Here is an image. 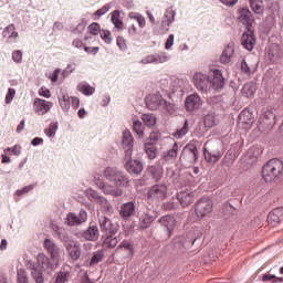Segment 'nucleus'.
Listing matches in <instances>:
<instances>
[{
	"label": "nucleus",
	"mask_w": 283,
	"mask_h": 283,
	"mask_svg": "<svg viewBox=\"0 0 283 283\" xmlns=\"http://www.w3.org/2000/svg\"><path fill=\"white\" fill-rule=\"evenodd\" d=\"M123 147L126 151V158H132V147H134V137L129 130L123 132L122 138Z\"/></svg>",
	"instance_id": "dca6fc26"
},
{
	"label": "nucleus",
	"mask_w": 283,
	"mask_h": 283,
	"mask_svg": "<svg viewBox=\"0 0 283 283\" xmlns=\"http://www.w3.org/2000/svg\"><path fill=\"white\" fill-rule=\"evenodd\" d=\"M31 275L36 283L45 282V280L43 279V270L39 268H33L31 271Z\"/></svg>",
	"instance_id": "49530a36"
},
{
	"label": "nucleus",
	"mask_w": 283,
	"mask_h": 283,
	"mask_svg": "<svg viewBox=\"0 0 283 283\" xmlns=\"http://www.w3.org/2000/svg\"><path fill=\"white\" fill-rule=\"evenodd\" d=\"M104 176L106 180L114 182L115 187L117 188H114L109 185H103L101 187L103 193L114 196V198L123 196V189H120L119 187H127V185H129V179H127V177L123 175V172L112 167L105 168Z\"/></svg>",
	"instance_id": "f257e3e1"
},
{
	"label": "nucleus",
	"mask_w": 283,
	"mask_h": 283,
	"mask_svg": "<svg viewBox=\"0 0 283 283\" xmlns=\"http://www.w3.org/2000/svg\"><path fill=\"white\" fill-rule=\"evenodd\" d=\"M192 81L199 92H209L211 90V81L207 74L196 73Z\"/></svg>",
	"instance_id": "39448f33"
},
{
	"label": "nucleus",
	"mask_w": 283,
	"mask_h": 283,
	"mask_svg": "<svg viewBox=\"0 0 283 283\" xmlns=\"http://www.w3.org/2000/svg\"><path fill=\"white\" fill-rule=\"evenodd\" d=\"M32 189H34V187L32 185L25 186L22 189L17 190L15 196H23V193H28V192L32 191Z\"/></svg>",
	"instance_id": "680f3d73"
},
{
	"label": "nucleus",
	"mask_w": 283,
	"mask_h": 283,
	"mask_svg": "<svg viewBox=\"0 0 283 283\" xmlns=\"http://www.w3.org/2000/svg\"><path fill=\"white\" fill-rule=\"evenodd\" d=\"M128 18L133 19L134 21H137L138 27L142 29L145 28V25H147V23L145 21V17H143V14H140L138 12H129Z\"/></svg>",
	"instance_id": "ea45409f"
},
{
	"label": "nucleus",
	"mask_w": 283,
	"mask_h": 283,
	"mask_svg": "<svg viewBox=\"0 0 283 283\" xmlns=\"http://www.w3.org/2000/svg\"><path fill=\"white\" fill-rule=\"evenodd\" d=\"M38 269L45 271V269H50V259L45 256V254L38 255Z\"/></svg>",
	"instance_id": "a19ab883"
},
{
	"label": "nucleus",
	"mask_w": 283,
	"mask_h": 283,
	"mask_svg": "<svg viewBox=\"0 0 283 283\" xmlns=\"http://www.w3.org/2000/svg\"><path fill=\"white\" fill-rule=\"evenodd\" d=\"M116 253H120V251H126L127 255L132 258L134 255V243L129 240H124L119 243V245L116 248Z\"/></svg>",
	"instance_id": "bb28decb"
},
{
	"label": "nucleus",
	"mask_w": 283,
	"mask_h": 283,
	"mask_svg": "<svg viewBox=\"0 0 283 283\" xmlns=\"http://www.w3.org/2000/svg\"><path fill=\"white\" fill-rule=\"evenodd\" d=\"M102 240L103 249H116V247H118V242H120V239H118V237H114V234L102 237Z\"/></svg>",
	"instance_id": "a878e982"
},
{
	"label": "nucleus",
	"mask_w": 283,
	"mask_h": 283,
	"mask_svg": "<svg viewBox=\"0 0 283 283\" xmlns=\"http://www.w3.org/2000/svg\"><path fill=\"white\" fill-rule=\"evenodd\" d=\"M65 249L69 253V256L73 262H76L81 258V244L76 241H70L65 243Z\"/></svg>",
	"instance_id": "ddd939ff"
},
{
	"label": "nucleus",
	"mask_w": 283,
	"mask_h": 283,
	"mask_svg": "<svg viewBox=\"0 0 283 283\" xmlns=\"http://www.w3.org/2000/svg\"><path fill=\"white\" fill-rule=\"evenodd\" d=\"M104 255L105 254L103 253V251L95 252L90 262L91 266H94V264H98V262H102Z\"/></svg>",
	"instance_id": "864d4df0"
},
{
	"label": "nucleus",
	"mask_w": 283,
	"mask_h": 283,
	"mask_svg": "<svg viewBox=\"0 0 283 283\" xmlns=\"http://www.w3.org/2000/svg\"><path fill=\"white\" fill-rule=\"evenodd\" d=\"M117 45L120 50H125L127 44L125 43V39L123 36H117Z\"/></svg>",
	"instance_id": "774afa93"
},
{
	"label": "nucleus",
	"mask_w": 283,
	"mask_h": 283,
	"mask_svg": "<svg viewBox=\"0 0 283 283\" xmlns=\"http://www.w3.org/2000/svg\"><path fill=\"white\" fill-rule=\"evenodd\" d=\"M148 174L154 178L155 182H158L163 178V168L157 166H150L148 168Z\"/></svg>",
	"instance_id": "58836bf2"
},
{
	"label": "nucleus",
	"mask_w": 283,
	"mask_h": 283,
	"mask_svg": "<svg viewBox=\"0 0 283 283\" xmlns=\"http://www.w3.org/2000/svg\"><path fill=\"white\" fill-rule=\"evenodd\" d=\"M125 159L127 160L125 167L128 174H133L138 176L143 171V163L138 160H132V157L128 158L127 154L125 155Z\"/></svg>",
	"instance_id": "a211bd4d"
},
{
	"label": "nucleus",
	"mask_w": 283,
	"mask_h": 283,
	"mask_svg": "<svg viewBox=\"0 0 283 283\" xmlns=\"http://www.w3.org/2000/svg\"><path fill=\"white\" fill-rule=\"evenodd\" d=\"M14 96H17V90L9 88L8 93L6 95V103H7V105H10V103H12V101L14 99Z\"/></svg>",
	"instance_id": "6e6d98bb"
},
{
	"label": "nucleus",
	"mask_w": 283,
	"mask_h": 283,
	"mask_svg": "<svg viewBox=\"0 0 283 283\" xmlns=\"http://www.w3.org/2000/svg\"><path fill=\"white\" fill-rule=\"evenodd\" d=\"M87 196L91 200H96L101 205H106L107 209L109 210V203H107V200L101 196H98V192H96L93 189L87 190Z\"/></svg>",
	"instance_id": "f704fd0d"
},
{
	"label": "nucleus",
	"mask_w": 283,
	"mask_h": 283,
	"mask_svg": "<svg viewBox=\"0 0 283 283\" xmlns=\"http://www.w3.org/2000/svg\"><path fill=\"white\" fill-rule=\"evenodd\" d=\"M169 57H167L165 54H150L143 57L140 63H143V65H147L149 63H155L158 65L159 63H167Z\"/></svg>",
	"instance_id": "6ab92c4d"
},
{
	"label": "nucleus",
	"mask_w": 283,
	"mask_h": 283,
	"mask_svg": "<svg viewBox=\"0 0 283 283\" xmlns=\"http://www.w3.org/2000/svg\"><path fill=\"white\" fill-rule=\"evenodd\" d=\"M74 283H92V281L90 280V276H87V273H84L83 275H80Z\"/></svg>",
	"instance_id": "e2e57ef3"
},
{
	"label": "nucleus",
	"mask_w": 283,
	"mask_h": 283,
	"mask_svg": "<svg viewBox=\"0 0 283 283\" xmlns=\"http://www.w3.org/2000/svg\"><path fill=\"white\" fill-rule=\"evenodd\" d=\"M185 107L187 112H196V109H200V107H202V99L200 98V95L198 94L189 95L186 98Z\"/></svg>",
	"instance_id": "f8f14e48"
},
{
	"label": "nucleus",
	"mask_w": 283,
	"mask_h": 283,
	"mask_svg": "<svg viewBox=\"0 0 283 283\" xmlns=\"http://www.w3.org/2000/svg\"><path fill=\"white\" fill-rule=\"evenodd\" d=\"M85 240H98V228L95 226L90 227L84 233Z\"/></svg>",
	"instance_id": "c9c22d12"
},
{
	"label": "nucleus",
	"mask_w": 283,
	"mask_h": 283,
	"mask_svg": "<svg viewBox=\"0 0 283 283\" xmlns=\"http://www.w3.org/2000/svg\"><path fill=\"white\" fill-rule=\"evenodd\" d=\"M18 283H29L28 274H25L24 270H18Z\"/></svg>",
	"instance_id": "bf43d9fd"
},
{
	"label": "nucleus",
	"mask_w": 283,
	"mask_h": 283,
	"mask_svg": "<svg viewBox=\"0 0 283 283\" xmlns=\"http://www.w3.org/2000/svg\"><path fill=\"white\" fill-rule=\"evenodd\" d=\"M282 220H283V208H275L268 216V222L272 227H275V224H280Z\"/></svg>",
	"instance_id": "393cba45"
},
{
	"label": "nucleus",
	"mask_w": 283,
	"mask_h": 283,
	"mask_svg": "<svg viewBox=\"0 0 283 283\" xmlns=\"http://www.w3.org/2000/svg\"><path fill=\"white\" fill-rule=\"evenodd\" d=\"M85 220H87V212H85V210H81L78 214L71 212L66 216V222L71 227H74L76 224H83Z\"/></svg>",
	"instance_id": "f3484780"
},
{
	"label": "nucleus",
	"mask_w": 283,
	"mask_h": 283,
	"mask_svg": "<svg viewBox=\"0 0 283 283\" xmlns=\"http://www.w3.org/2000/svg\"><path fill=\"white\" fill-rule=\"evenodd\" d=\"M145 153L150 160H154L158 156V149L154 143L145 142L144 144Z\"/></svg>",
	"instance_id": "7c9ffc66"
},
{
	"label": "nucleus",
	"mask_w": 283,
	"mask_h": 283,
	"mask_svg": "<svg viewBox=\"0 0 283 283\" xmlns=\"http://www.w3.org/2000/svg\"><path fill=\"white\" fill-rule=\"evenodd\" d=\"M56 129H59V126L54 123L50 124V126L44 130V134L49 138H54L56 136Z\"/></svg>",
	"instance_id": "3c124183"
},
{
	"label": "nucleus",
	"mask_w": 283,
	"mask_h": 283,
	"mask_svg": "<svg viewBox=\"0 0 283 283\" xmlns=\"http://www.w3.org/2000/svg\"><path fill=\"white\" fill-rule=\"evenodd\" d=\"M234 52H235V49L233 48V45L229 44L228 46H226V49L223 50L220 56L221 63L223 64L231 63V59H233Z\"/></svg>",
	"instance_id": "c85d7f7f"
},
{
	"label": "nucleus",
	"mask_w": 283,
	"mask_h": 283,
	"mask_svg": "<svg viewBox=\"0 0 283 283\" xmlns=\"http://www.w3.org/2000/svg\"><path fill=\"white\" fill-rule=\"evenodd\" d=\"M88 34H93V36H98V34H101V32H103L101 30V24H98V22H92L88 27Z\"/></svg>",
	"instance_id": "09e8293b"
},
{
	"label": "nucleus",
	"mask_w": 283,
	"mask_h": 283,
	"mask_svg": "<svg viewBox=\"0 0 283 283\" xmlns=\"http://www.w3.org/2000/svg\"><path fill=\"white\" fill-rule=\"evenodd\" d=\"M238 20L240 21V23L245 25L247 30H251V25H253V21H254L253 14L247 8L239 10Z\"/></svg>",
	"instance_id": "4468645a"
},
{
	"label": "nucleus",
	"mask_w": 283,
	"mask_h": 283,
	"mask_svg": "<svg viewBox=\"0 0 283 283\" xmlns=\"http://www.w3.org/2000/svg\"><path fill=\"white\" fill-rule=\"evenodd\" d=\"M188 148L192 163H196L198 160V148L195 145H188Z\"/></svg>",
	"instance_id": "4d7b16f0"
},
{
	"label": "nucleus",
	"mask_w": 283,
	"mask_h": 283,
	"mask_svg": "<svg viewBox=\"0 0 283 283\" xmlns=\"http://www.w3.org/2000/svg\"><path fill=\"white\" fill-rule=\"evenodd\" d=\"M223 153L220 150V146H217L216 148L209 150L207 147L203 148V156L207 160V163H210V165H216L222 158Z\"/></svg>",
	"instance_id": "9b49d317"
},
{
	"label": "nucleus",
	"mask_w": 283,
	"mask_h": 283,
	"mask_svg": "<svg viewBox=\"0 0 283 283\" xmlns=\"http://www.w3.org/2000/svg\"><path fill=\"white\" fill-rule=\"evenodd\" d=\"M158 222L167 231L168 238H171V235L174 234V230L178 224V221H176V217L167 214L159 218Z\"/></svg>",
	"instance_id": "9d476101"
},
{
	"label": "nucleus",
	"mask_w": 283,
	"mask_h": 283,
	"mask_svg": "<svg viewBox=\"0 0 283 283\" xmlns=\"http://www.w3.org/2000/svg\"><path fill=\"white\" fill-rule=\"evenodd\" d=\"M111 8L112 7H109V4H106V6L102 7L101 9H98L96 12H94L92 14L93 21H98V19H101V17H103V14H107V12H109Z\"/></svg>",
	"instance_id": "de8ad7c7"
},
{
	"label": "nucleus",
	"mask_w": 283,
	"mask_h": 283,
	"mask_svg": "<svg viewBox=\"0 0 283 283\" xmlns=\"http://www.w3.org/2000/svg\"><path fill=\"white\" fill-rule=\"evenodd\" d=\"M52 107H54L52 102L42 98H35L33 102V111L38 116H45Z\"/></svg>",
	"instance_id": "0eeeda50"
},
{
	"label": "nucleus",
	"mask_w": 283,
	"mask_h": 283,
	"mask_svg": "<svg viewBox=\"0 0 283 283\" xmlns=\"http://www.w3.org/2000/svg\"><path fill=\"white\" fill-rule=\"evenodd\" d=\"M99 229L103 233L102 237L116 235V232L118 231V226L112 222V220H109L107 217H102L99 219Z\"/></svg>",
	"instance_id": "423d86ee"
},
{
	"label": "nucleus",
	"mask_w": 283,
	"mask_h": 283,
	"mask_svg": "<svg viewBox=\"0 0 283 283\" xmlns=\"http://www.w3.org/2000/svg\"><path fill=\"white\" fill-rule=\"evenodd\" d=\"M70 280V272L65 269L55 274V283H66Z\"/></svg>",
	"instance_id": "37998d69"
},
{
	"label": "nucleus",
	"mask_w": 283,
	"mask_h": 283,
	"mask_svg": "<svg viewBox=\"0 0 283 283\" xmlns=\"http://www.w3.org/2000/svg\"><path fill=\"white\" fill-rule=\"evenodd\" d=\"M154 222V216L149 214V212H145L139 219V228L147 229Z\"/></svg>",
	"instance_id": "473e14b6"
},
{
	"label": "nucleus",
	"mask_w": 283,
	"mask_h": 283,
	"mask_svg": "<svg viewBox=\"0 0 283 283\" xmlns=\"http://www.w3.org/2000/svg\"><path fill=\"white\" fill-rule=\"evenodd\" d=\"M99 35L101 39H103L106 43H112V32L107 30H102Z\"/></svg>",
	"instance_id": "052dcab7"
},
{
	"label": "nucleus",
	"mask_w": 283,
	"mask_h": 283,
	"mask_svg": "<svg viewBox=\"0 0 283 283\" xmlns=\"http://www.w3.org/2000/svg\"><path fill=\"white\" fill-rule=\"evenodd\" d=\"M133 132L137 134L138 138L145 137V127L143 126L142 120L136 119L133 122Z\"/></svg>",
	"instance_id": "4c0bfd02"
},
{
	"label": "nucleus",
	"mask_w": 283,
	"mask_h": 283,
	"mask_svg": "<svg viewBox=\"0 0 283 283\" xmlns=\"http://www.w3.org/2000/svg\"><path fill=\"white\" fill-rule=\"evenodd\" d=\"M12 61H14V63H21L23 61V52H21V50L13 51Z\"/></svg>",
	"instance_id": "13d9d810"
},
{
	"label": "nucleus",
	"mask_w": 283,
	"mask_h": 283,
	"mask_svg": "<svg viewBox=\"0 0 283 283\" xmlns=\"http://www.w3.org/2000/svg\"><path fill=\"white\" fill-rule=\"evenodd\" d=\"M187 132H189V122H185V125L182 128L178 129L175 134L174 137L175 138H182V136L187 135Z\"/></svg>",
	"instance_id": "603ef678"
},
{
	"label": "nucleus",
	"mask_w": 283,
	"mask_h": 283,
	"mask_svg": "<svg viewBox=\"0 0 283 283\" xmlns=\"http://www.w3.org/2000/svg\"><path fill=\"white\" fill-rule=\"evenodd\" d=\"M203 123L205 127H208L210 129V127H213L216 125V117L212 114H208L206 115Z\"/></svg>",
	"instance_id": "5fc2aeb1"
},
{
	"label": "nucleus",
	"mask_w": 283,
	"mask_h": 283,
	"mask_svg": "<svg viewBox=\"0 0 283 283\" xmlns=\"http://www.w3.org/2000/svg\"><path fill=\"white\" fill-rule=\"evenodd\" d=\"M283 161L274 158L270 159L262 168V178L265 182H273L282 176Z\"/></svg>",
	"instance_id": "f03ea898"
},
{
	"label": "nucleus",
	"mask_w": 283,
	"mask_h": 283,
	"mask_svg": "<svg viewBox=\"0 0 283 283\" xmlns=\"http://www.w3.org/2000/svg\"><path fill=\"white\" fill-rule=\"evenodd\" d=\"M213 211V201L209 198H202L195 205V213L198 218H207Z\"/></svg>",
	"instance_id": "20e7f679"
},
{
	"label": "nucleus",
	"mask_w": 283,
	"mask_h": 283,
	"mask_svg": "<svg viewBox=\"0 0 283 283\" xmlns=\"http://www.w3.org/2000/svg\"><path fill=\"white\" fill-rule=\"evenodd\" d=\"M84 50L87 54L96 55L101 49L98 46H85Z\"/></svg>",
	"instance_id": "69168bd1"
},
{
	"label": "nucleus",
	"mask_w": 283,
	"mask_h": 283,
	"mask_svg": "<svg viewBox=\"0 0 283 283\" xmlns=\"http://www.w3.org/2000/svg\"><path fill=\"white\" fill-rule=\"evenodd\" d=\"M7 151H11L13 156H21V146L15 145L11 148H7Z\"/></svg>",
	"instance_id": "0e129e2a"
},
{
	"label": "nucleus",
	"mask_w": 283,
	"mask_h": 283,
	"mask_svg": "<svg viewBox=\"0 0 283 283\" xmlns=\"http://www.w3.org/2000/svg\"><path fill=\"white\" fill-rule=\"evenodd\" d=\"M136 211V206L134 202H127L122 205L120 207V216L122 218H132Z\"/></svg>",
	"instance_id": "cd10ccee"
},
{
	"label": "nucleus",
	"mask_w": 283,
	"mask_h": 283,
	"mask_svg": "<svg viewBox=\"0 0 283 283\" xmlns=\"http://www.w3.org/2000/svg\"><path fill=\"white\" fill-rule=\"evenodd\" d=\"M258 70V62H251V59H243L241 61V72L247 74V76H251L253 72Z\"/></svg>",
	"instance_id": "b1692460"
},
{
	"label": "nucleus",
	"mask_w": 283,
	"mask_h": 283,
	"mask_svg": "<svg viewBox=\"0 0 283 283\" xmlns=\"http://www.w3.org/2000/svg\"><path fill=\"white\" fill-rule=\"evenodd\" d=\"M2 35L4 36V39H18L19 38V33L17 31H14V24H9L2 32Z\"/></svg>",
	"instance_id": "e433bc0d"
},
{
	"label": "nucleus",
	"mask_w": 283,
	"mask_h": 283,
	"mask_svg": "<svg viewBox=\"0 0 283 283\" xmlns=\"http://www.w3.org/2000/svg\"><path fill=\"white\" fill-rule=\"evenodd\" d=\"M247 30L248 31L242 34L241 45H243L248 52H251V50L255 48V35H253V31H251V29Z\"/></svg>",
	"instance_id": "2eb2a0df"
},
{
	"label": "nucleus",
	"mask_w": 283,
	"mask_h": 283,
	"mask_svg": "<svg viewBox=\"0 0 283 283\" xmlns=\"http://www.w3.org/2000/svg\"><path fill=\"white\" fill-rule=\"evenodd\" d=\"M208 76L210 87H212V90H221V87H224V77L222 76V71L218 69L211 70L209 71Z\"/></svg>",
	"instance_id": "6e6552de"
},
{
	"label": "nucleus",
	"mask_w": 283,
	"mask_h": 283,
	"mask_svg": "<svg viewBox=\"0 0 283 283\" xmlns=\"http://www.w3.org/2000/svg\"><path fill=\"white\" fill-rule=\"evenodd\" d=\"M146 106L151 112H156V109H166L169 114H174L176 112V105L166 102L160 94L148 95L146 97Z\"/></svg>",
	"instance_id": "7ed1b4c3"
},
{
	"label": "nucleus",
	"mask_w": 283,
	"mask_h": 283,
	"mask_svg": "<svg viewBox=\"0 0 283 283\" xmlns=\"http://www.w3.org/2000/svg\"><path fill=\"white\" fill-rule=\"evenodd\" d=\"M239 123H242L243 125H252L253 123V114L250 111H242L239 114Z\"/></svg>",
	"instance_id": "2f4dec72"
},
{
	"label": "nucleus",
	"mask_w": 283,
	"mask_h": 283,
	"mask_svg": "<svg viewBox=\"0 0 283 283\" xmlns=\"http://www.w3.org/2000/svg\"><path fill=\"white\" fill-rule=\"evenodd\" d=\"M176 158H178V144L174 143L171 149L163 153L161 160L171 165L176 163Z\"/></svg>",
	"instance_id": "aec40b11"
},
{
	"label": "nucleus",
	"mask_w": 283,
	"mask_h": 283,
	"mask_svg": "<svg viewBox=\"0 0 283 283\" xmlns=\"http://www.w3.org/2000/svg\"><path fill=\"white\" fill-rule=\"evenodd\" d=\"M283 55L282 46L277 43H272L269 46L268 50V56L269 60L272 61V63H275V61H280V57Z\"/></svg>",
	"instance_id": "4be33fe9"
},
{
	"label": "nucleus",
	"mask_w": 283,
	"mask_h": 283,
	"mask_svg": "<svg viewBox=\"0 0 283 283\" xmlns=\"http://www.w3.org/2000/svg\"><path fill=\"white\" fill-rule=\"evenodd\" d=\"M40 96H43L44 98H50L52 96V93L46 87H41L39 91Z\"/></svg>",
	"instance_id": "338daca9"
},
{
	"label": "nucleus",
	"mask_w": 283,
	"mask_h": 283,
	"mask_svg": "<svg viewBox=\"0 0 283 283\" xmlns=\"http://www.w3.org/2000/svg\"><path fill=\"white\" fill-rule=\"evenodd\" d=\"M251 8L255 14H262V12H264V4L262 1H252Z\"/></svg>",
	"instance_id": "8fccbe9b"
},
{
	"label": "nucleus",
	"mask_w": 283,
	"mask_h": 283,
	"mask_svg": "<svg viewBox=\"0 0 283 283\" xmlns=\"http://www.w3.org/2000/svg\"><path fill=\"white\" fill-rule=\"evenodd\" d=\"M147 198L150 200H165L167 198V186L165 185H156L153 186L147 193Z\"/></svg>",
	"instance_id": "1a4fd4ad"
},
{
	"label": "nucleus",
	"mask_w": 283,
	"mask_h": 283,
	"mask_svg": "<svg viewBox=\"0 0 283 283\" xmlns=\"http://www.w3.org/2000/svg\"><path fill=\"white\" fill-rule=\"evenodd\" d=\"M44 249H46L48 253H50L52 260L59 262V254L61 253V250L54 242H52V240L45 239Z\"/></svg>",
	"instance_id": "5701e85b"
},
{
	"label": "nucleus",
	"mask_w": 283,
	"mask_h": 283,
	"mask_svg": "<svg viewBox=\"0 0 283 283\" xmlns=\"http://www.w3.org/2000/svg\"><path fill=\"white\" fill-rule=\"evenodd\" d=\"M111 21L117 30H123V21L120 20V11H118V10L114 11L112 14Z\"/></svg>",
	"instance_id": "79ce46f5"
},
{
	"label": "nucleus",
	"mask_w": 283,
	"mask_h": 283,
	"mask_svg": "<svg viewBox=\"0 0 283 283\" xmlns=\"http://www.w3.org/2000/svg\"><path fill=\"white\" fill-rule=\"evenodd\" d=\"M59 103L63 112H70L71 97L69 95H62V97L59 98Z\"/></svg>",
	"instance_id": "a18cd8bd"
},
{
	"label": "nucleus",
	"mask_w": 283,
	"mask_h": 283,
	"mask_svg": "<svg viewBox=\"0 0 283 283\" xmlns=\"http://www.w3.org/2000/svg\"><path fill=\"white\" fill-rule=\"evenodd\" d=\"M77 90H78V92L84 94V96H92V94H94L96 92V88H94V86H92L87 83H80L77 85Z\"/></svg>",
	"instance_id": "72a5a7b5"
},
{
	"label": "nucleus",
	"mask_w": 283,
	"mask_h": 283,
	"mask_svg": "<svg viewBox=\"0 0 283 283\" xmlns=\"http://www.w3.org/2000/svg\"><path fill=\"white\" fill-rule=\"evenodd\" d=\"M142 120L145 123L146 127H154L156 125V115L154 114H143Z\"/></svg>",
	"instance_id": "c03bdc74"
},
{
	"label": "nucleus",
	"mask_w": 283,
	"mask_h": 283,
	"mask_svg": "<svg viewBox=\"0 0 283 283\" xmlns=\"http://www.w3.org/2000/svg\"><path fill=\"white\" fill-rule=\"evenodd\" d=\"M177 199L181 207H189L196 200V193L191 191H181L177 195Z\"/></svg>",
	"instance_id": "412c9836"
},
{
	"label": "nucleus",
	"mask_w": 283,
	"mask_h": 283,
	"mask_svg": "<svg viewBox=\"0 0 283 283\" xmlns=\"http://www.w3.org/2000/svg\"><path fill=\"white\" fill-rule=\"evenodd\" d=\"M255 91H256L255 83L249 82L243 85L241 90V94L242 96H245V98H253V96L255 95Z\"/></svg>",
	"instance_id": "c756f323"
}]
</instances>
